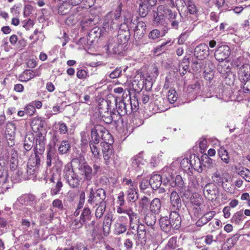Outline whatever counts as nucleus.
<instances>
[{"instance_id":"obj_57","label":"nucleus","mask_w":250,"mask_h":250,"mask_svg":"<svg viewBox=\"0 0 250 250\" xmlns=\"http://www.w3.org/2000/svg\"><path fill=\"white\" fill-rule=\"evenodd\" d=\"M151 7L139 5V13L142 17H145L148 13Z\"/></svg>"},{"instance_id":"obj_54","label":"nucleus","mask_w":250,"mask_h":250,"mask_svg":"<svg viewBox=\"0 0 250 250\" xmlns=\"http://www.w3.org/2000/svg\"><path fill=\"white\" fill-rule=\"evenodd\" d=\"M187 7L188 11L190 14H194L196 13L197 8L192 0H188V3Z\"/></svg>"},{"instance_id":"obj_42","label":"nucleus","mask_w":250,"mask_h":250,"mask_svg":"<svg viewBox=\"0 0 250 250\" xmlns=\"http://www.w3.org/2000/svg\"><path fill=\"white\" fill-rule=\"evenodd\" d=\"M218 155L221 160L226 164H228L229 162V158L228 151L224 147H220L218 150Z\"/></svg>"},{"instance_id":"obj_44","label":"nucleus","mask_w":250,"mask_h":250,"mask_svg":"<svg viewBox=\"0 0 250 250\" xmlns=\"http://www.w3.org/2000/svg\"><path fill=\"white\" fill-rule=\"evenodd\" d=\"M90 6V5H88V6L85 5L84 6H79L76 7H71V12L72 15H81L83 13L84 11Z\"/></svg>"},{"instance_id":"obj_45","label":"nucleus","mask_w":250,"mask_h":250,"mask_svg":"<svg viewBox=\"0 0 250 250\" xmlns=\"http://www.w3.org/2000/svg\"><path fill=\"white\" fill-rule=\"evenodd\" d=\"M91 217V212L89 208L85 207L82 212L80 218L83 222L89 220Z\"/></svg>"},{"instance_id":"obj_2","label":"nucleus","mask_w":250,"mask_h":250,"mask_svg":"<svg viewBox=\"0 0 250 250\" xmlns=\"http://www.w3.org/2000/svg\"><path fill=\"white\" fill-rule=\"evenodd\" d=\"M18 165L16 153L0 158V194L4 193L9 188L10 185L7 181L8 168L14 171L17 168Z\"/></svg>"},{"instance_id":"obj_37","label":"nucleus","mask_w":250,"mask_h":250,"mask_svg":"<svg viewBox=\"0 0 250 250\" xmlns=\"http://www.w3.org/2000/svg\"><path fill=\"white\" fill-rule=\"evenodd\" d=\"M145 223L148 226L154 229L153 226L156 223V218L155 214L153 213H147L144 218Z\"/></svg>"},{"instance_id":"obj_18","label":"nucleus","mask_w":250,"mask_h":250,"mask_svg":"<svg viewBox=\"0 0 250 250\" xmlns=\"http://www.w3.org/2000/svg\"><path fill=\"white\" fill-rule=\"evenodd\" d=\"M104 35L102 30L98 27L93 28L89 32L87 40L91 43L97 42L102 35Z\"/></svg>"},{"instance_id":"obj_33","label":"nucleus","mask_w":250,"mask_h":250,"mask_svg":"<svg viewBox=\"0 0 250 250\" xmlns=\"http://www.w3.org/2000/svg\"><path fill=\"white\" fill-rule=\"evenodd\" d=\"M98 146L99 143H96L93 141H89L90 151L92 154L93 157L95 159H98L100 156V150Z\"/></svg>"},{"instance_id":"obj_16","label":"nucleus","mask_w":250,"mask_h":250,"mask_svg":"<svg viewBox=\"0 0 250 250\" xmlns=\"http://www.w3.org/2000/svg\"><path fill=\"white\" fill-rule=\"evenodd\" d=\"M236 71L241 82H245L246 80H250V65L249 63L237 69Z\"/></svg>"},{"instance_id":"obj_58","label":"nucleus","mask_w":250,"mask_h":250,"mask_svg":"<svg viewBox=\"0 0 250 250\" xmlns=\"http://www.w3.org/2000/svg\"><path fill=\"white\" fill-rule=\"evenodd\" d=\"M24 110L25 111L26 114L29 115V116H32L36 111L34 105L32 104L31 102L27 104L26 106H25Z\"/></svg>"},{"instance_id":"obj_20","label":"nucleus","mask_w":250,"mask_h":250,"mask_svg":"<svg viewBox=\"0 0 250 250\" xmlns=\"http://www.w3.org/2000/svg\"><path fill=\"white\" fill-rule=\"evenodd\" d=\"M163 182L164 183L163 171L162 176L159 174H154L151 176L149 181V184L153 189L159 188Z\"/></svg>"},{"instance_id":"obj_4","label":"nucleus","mask_w":250,"mask_h":250,"mask_svg":"<svg viewBox=\"0 0 250 250\" xmlns=\"http://www.w3.org/2000/svg\"><path fill=\"white\" fill-rule=\"evenodd\" d=\"M163 171L164 184L176 188L181 193L183 192L185 189L184 182L180 175H176L175 177L173 176V173L176 172L175 169L167 167L163 168Z\"/></svg>"},{"instance_id":"obj_47","label":"nucleus","mask_w":250,"mask_h":250,"mask_svg":"<svg viewBox=\"0 0 250 250\" xmlns=\"http://www.w3.org/2000/svg\"><path fill=\"white\" fill-rule=\"evenodd\" d=\"M159 74L158 68L155 66H152L151 72L146 77V80L148 81H153L157 78Z\"/></svg>"},{"instance_id":"obj_46","label":"nucleus","mask_w":250,"mask_h":250,"mask_svg":"<svg viewBox=\"0 0 250 250\" xmlns=\"http://www.w3.org/2000/svg\"><path fill=\"white\" fill-rule=\"evenodd\" d=\"M55 184V185L50 189V195L51 196H54L59 194L63 186L62 181H58Z\"/></svg>"},{"instance_id":"obj_13","label":"nucleus","mask_w":250,"mask_h":250,"mask_svg":"<svg viewBox=\"0 0 250 250\" xmlns=\"http://www.w3.org/2000/svg\"><path fill=\"white\" fill-rule=\"evenodd\" d=\"M209 48L206 43H201L194 49V55L199 60H203L209 55Z\"/></svg>"},{"instance_id":"obj_36","label":"nucleus","mask_w":250,"mask_h":250,"mask_svg":"<svg viewBox=\"0 0 250 250\" xmlns=\"http://www.w3.org/2000/svg\"><path fill=\"white\" fill-rule=\"evenodd\" d=\"M247 61L243 56H240L236 59H233L232 62L233 67L237 70L241 66L247 64Z\"/></svg>"},{"instance_id":"obj_32","label":"nucleus","mask_w":250,"mask_h":250,"mask_svg":"<svg viewBox=\"0 0 250 250\" xmlns=\"http://www.w3.org/2000/svg\"><path fill=\"white\" fill-rule=\"evenodd\" d=\"M245 218V217L244 215L243 211L240 210L236 212L232 215L231 222L233 224L238 225L244 220Z\"/></svg>"},{"instance_id":"obj_31","label":"nucleus","mask_w":250,"mask_h":250,"mask_svg":"<svg viewBox=\"0 0 250 250\" xmlns=\"http://www.w3.org/2000/svg\"><path fill=\"white\" fill-rule=\"evenodd\" d=\"M16 132V126L14 123L12 122H8L6 124L5 134L6 137L9 139H11L14 137Z\"/></svg>"},{"instance_id":"obj_23","label":"nucleus","mask_w":250,"mask_h":250,"mask_svg":"<svg viewBox=\"0 0 250 250\" xmlns=\"http://www.w3.org/2000/svg\"><path fill=\"white\" fill-rule=\"evenodd\" d=\"M129 219V225L130 229L136 230L138 224L139 223V217L137 214L134 212L131 208L127 214Z\"/></svg>"},{"instance_id":"obj_48","label":"nucleus","mask_w":250,"mask_h":250,"mask_svg":"<svg viewBox=\"0 0 250 250\" xmlns=\"http://www.w3.org/2000/svg\"><path fill=\"white\" fill-rule=\"evenodd\" d=\"M167 100L171 104L174 103L177 100L176 91L174 89H170L168 90L167 95Z\"/></svg>"},{"instance_id":"obj_17","label":"nucleus","mask_w":250,"mask_h":250,"mask_svg":"<svg viewBox=\"0 0 250 250\" xmlns=\"http://www.w3.org/2000/svg\"><path fill=\"white\" fill-rule=\"evenodd\" d=\"M17 202L26 206H33L36 204L35 197L32 194L23 195L18 198Z\"/></svg>"},{"instance_id":"obj_27","label":"nucleus","mask_w":250,"mask_h":250,"mask_svg":"<svg viewBox=\"0 0 250 250\" xmlns=\"http://www.w3.org/2000/svg\"><path fill=\"white\" fill-rule=\"evenodd\" d=\"M161 202L159 198H154L150 203L149 209L151 213L157 214L161 210Z\"/></svg>"},{"instance_id":"obj_26","label":"nucleus","mask_w":250,"mask_h":250,"mask_svg":"<svg viewBox=\"0 0 250 250\" xmlns=\"http://www.w3.org/2000/svg\"><path fill=\"white\" fill-rule=\"evenodd\" d=\"M157 10L161 14V15H163V17H168L171 20L176 19L177 16V13L176 12H173L163 5L159 6L157 8Z\"/></svg>"},{"instance_id":"obj_64","label":"nucleus","mask_w":250,"mask_h":250,"mask_svg":"<svg viewBox=\"0 0 250 250\" xmlns=\"http://www.w3.org/2000/svg\"><path fill=\"white\" fill-rule=\"evenodd\" d=\"M244 83L242 89L243 91L245 93L250 94V80H246L245 82H242Z\"/></svg>"},{"instance_id":"obj_5","label":"nucleus","mask_w":250,"mask_h":250,"mask_svg":"<svg viewBox=\"0 0 250 250\" xmlns=\"http://www.w3.org/2000/svg\"><path fill=\"white\" fill-rule=\"evenodd\" d=\"M111 135L103 125H96L91 130V139L90 141H93L96 143H99L101 140L103 142H107L110 140Z\"/></svg>"},{"instance_id":"obj_9","label":"nucleus","mask_w":250,"mask_h":250,"mask_svg":"<svg viewBox=\"0 0 250 250\" xmlns=\"http://www.w3.org/2000/svg\"><path fill=\"white\" fill-rule=\"evenodd\" d=\"M113 141L112 139L108 140L107 142H102L103 158L106 165H108L110 163L112 160L113 156V152L112 144Z\"/></svg>"},{"instance_id":"obj_55","label":"nucleus","mask_w":250,"mask_h":250,"mask_svg":"<svg viewBox=\"0 0 250 250\" xmlns=\"http://www.w3.org/2000/svg\"><path fill=\"white\" fill-rule=\"evenodd\" d=\"M157 0H138L137 3L139 5L147 6L152 7L156 3Z\"/></svg>"},{"instance_id":"obj_28","label":"nucleus","mask_w":250,"mask_h":250,"mask_svg":"<svg viewBox=\"0 0 250 250\" xmlns=\"http://www.w3.org/2000/svg\"><path fill=\"white\" fill-rule=\"evenodd\" d=\"M137 187L133 188H128L126 191V199L128 202H135L138 198Z\"/></svg>"},{"instance_id":"obj_30","label":"nucleus","mask_w":250,"mask_h":250,"mask_svg":"<svg viewBox=\"0 0 250 250\" xmlns=\"http://www.w3.org/2000/svg\"><path fill=\"white\" fill-rule=\"evenodd\" d=\"M38 76L39 75L35 74L33 71L26 70L20 75L19 78L21 81L26 82Z\"/></svg>"},{"instance_id":"obj_50","label":"nucleus","mask_w":250,"mask_h":250,"mask_svg":"<svg viewBox=\"0 0 250 250\" xmlns=\"http://www.w3.org/2000/svg\"><path fill=\"white\" fill-rule=\"evenodd\" d=\"M31 126L33 131L37 132L40 128L42 127L41 120L39 119H33L31 122Z\"/></svg>"},{"instance_id":"obj_40","label":"nucleus","mask_w":250,"mask_h":250,"mask_svg":"<svg viewBox=\"0 0 250 250\" xmlns=\"http://www.w3.org/2000/svg\"><path fill=\"white\" fill-rule=\"evenodd\" d=\"M70 10H71L70 5L66 1H62L58 7V13L60 15H66L69 12Z\"/></svg>"},{"instance_id":"obj_39","label":"nucleus","mask_w":250,"mask_h":250,"mask_svg":"<svg viewBox=\"0 0 250 250\" xmlns=\"http://www.w3.org/2000/svg\"><path fill=\"white\" fill-rule=\"evenodd\" d=\"M116 106V112L120 115H124L127 113L126 104L122 101H120L118 103L117 100H115Z\"/></svg>"},{"instance_id":"obj_15","label":"nucleus","mask_w":250,"mask_h":250,"mask_svg":"<svg viewBox=\"0 0 250 250\" xmlns=\"http://www.w3.org/2000/svg\"><path fill=\"white\" fill-rule=\"evenodd\" d=\"M204 193L209 200L213 201L217 197L218 190L213 184L209 183L204 187Z\"/></svg>"},{"instance_id":"obj_7","label":"nucleus","mask_w":250,"mask_h":250,"mask_svg":"<svg viewBox=\"0 0 250 250\" xmlns=\"http://www.w3.org/2000/svg\"><path fill=\"white\" fill-rule=\"evenodd\" d=\"M88 198V203L93 206L105 203L104 202L105 198V191L102 188H99L95 191H94L92 188H89V194Z\"/></svg>"},{"instance_id":"obj_6","label":"nucleus","mask_w":250,"mask_h":250,"mask_svg":"<svg viewBox=\"0 0 250 250\" xmlns=\"http://www.w3.org/2000/svg\"><path fill=\"white\" fill-rule=\"evenodd\" d=\"M65 178L68 185L72 188H77L79 186L82 177L79 173L74 171L71 166L68 165L64 169Z\"/></svg>"},{"instance_id":"obj_12","label":"nucleus","mask_w":250,"mask_h":250,"mask_svg":"<svg viewBox=\"0 0 250 250\" xmlns=\"http://www.w3.org/2000/svg\"><path fill=\"white\" fill-rule=\"evenodd\" d=\"M123 48V45L119 43L116 38L110 39L106 45V50L109 54L120 53Z\"/></svg>"},{"instance_id":"obj_14","label":"nucleus","mask_w":250,"mask_h":250,"mask_svg":"<svg viewBox=\"0 0 250 250\" xmlns=\"http://www.w3.org/2000/svg\"><path fill=\"white\" fill-rule=\"evenodd\" d=\"M46 143L45 135L41 132L37 133L35 137V152L37 153H42L45 149Z\"/></svg>"},{"instance_id":"obj_11","label":"nucleus","mask_w":250,"mask_h":250,"mask_svg":"<svg viewBox=\"0 0 250 250\" xmlns=\"http://www.w3.org/2000/svg\"><path fill=\"white\" fill-rule=\"evenodd\" d=\"M41 159L39 156L35 153V156L29 159L27 165V174L29 175H34L37 168L40 165Z\"/></svg>"},{"instance_id":"obj_53","label":"nucleus","mask_w":250,"mask_h":250,"mask_svg":"<svg viewBox=\"0 0 250 250\" xmlns=\"http://www.w3.org/2000/svg\"><path fill=\"white\" fill-rule=\"evenodd\" d=\"M123 182L124 186L125 187L126 189H128V188H131L137 187V184H136V183L134 181H133L130 179H128L126 178H124Z\"/></svg>"},{"instance_id":"obj_60","label":"nucleus","mask_w":250,"mask_h":250,"mask_svg":"<svg viewBox=\"0 0 250 250\" xmlns=\"http://www.w3.org/2000/svg\"><path fill=\"white\" fill-rule=\"evenodd\" d=\"M163 36L164 34L161 35V32L157 29L152 30L148 34L149 38L152 40H155Z\"/></svg>"},{"instance_id":"obj_63","label":"nucleus","mask_w":250,"mask_h":250,"mask_svg":"<svg viewBox=\"0 0 250 250\" xmlns=\"http://www.w3.org/2000/svg\"><path fill=\"white\" fill-rule=\"evenodd\" d=\"M59 131L60 134H66L68 131V127L66 124L64 123L59 122Z\"/></svg>"},{"instance_id":"obj_22","label":"nucleus","mask_w":250,"mask_h":250,"mask_svg":"<svg viewBox=\"0 0 250 250\" xmlns=\"http://www.w3.org/2000/svg\"><path fill=\"white\" fill-rule=\"evenodd\" d=\"M112 221L113 214L111 213H107L104 216L103 226L104 235L107 236L109 234Z\"/></svg>"},{"instance_id":"obj_35","label":"nucleus","mask_w":250,"mask_h":250,"mask_svg":"<svg viewBox=\"0 0 250 250\" xmlns=\"http://www.w3.org/2000/svg\"><path fill=\"white\" fill-rule=\"evenodd\" d=\"M237 173L247 182H250V170L246 167H240L237 169Z\"/></svg>"},{"instance_id":"obj_3","label":"nucleus","mask_w":250,"mask_h":250,"mask_svg":"<svg viewBox=\"0 0 250 250\" xmlns=\"http://www.w3.org/2000/svg\"><path fill=\"white\" fill-rule=\"evenodd\" d=\"M181 218L176 211H171L169 218L167 216L161 217L160 226L163 231L172 234L173 230L178 229L181 226Z\"/></svg>"},{"instance_id":"obj_59","label":"nucleus","mask_w":250,"mask_h":250,"mask_svg":"<svg viewBox=\"0 0 250 250\" xmlns=\"http://www.w3.org/2000/svg\"><path fill=\"white\" fill-rule=\"evenodd\" d=\"M177 238L174 237H171L167 245V250H173L177 247Z\"/></svg>"},{"instance_id":"obj_52","label":"nucleus","mask_w":250,"mask_h":250,"mask_svg":"<svg viewBox=\"0 0 250 250\" xmlns=\"http://www.w3.org/2000/svg\"><path fill=\"white\" fill-rule=\"evenodd\" d=\"M200 87V83L198 82H196L194 84H190L188 87L187 90L189 93L196 95L198 93Z\"/></svg>"},{"instance_id":"obj_1","label":"nucleus","mask_w":250,"mask_h":250,"mask_svg":"<svg viewBox=\"0 0 250 250\" xmlns=\"http://www.w3.org/2000/svg\"><path fill=\"white\" fill-rule=\"evenodd\" d=\"M122 7L119 5L114 12L108 13L104 17L103 29L105 32H112L119 29L125 31L132 29L134 31V38L136 40L142 39L146 32V25L144 21H138L134 27L132 22L131 14L127 13L124 16L121 17Z\"/></svg>"},{"instance_id":"obj_61","label":"nucleus","mask_w":250,"mask_h":250,"mask_svg":"<svg viewBox=\"0 0 250 250\" xmlns=\"http://www.w3.org/2000/svg\"><path fill=\"white\" fill-rule=\"evenodd\" d=\"M138 240L141 243H144L146 241V231L137 230Z\"/></svg>"},{"instance_id":"obj_24","label":"nucleus","mask_w":250,"mask_h":250,"mask_svg":"<svg viewBox=\"0 0 250 250\" xmlns=\"http://www.w3.org/2000/svg\"><path fill=\"white\" fill-rule=\"evenodd\" d=\"M212 179L214 183L219 186H222L224 188H225L224 184L228 181V178L224 174H221L218 170L213 174Z\"/></svg>"},{"instance_id":"obj_51","label":"nucleus","mask_w":250,"mask_h":250,"mask_svg":"<svg viewBox=\"0 0 250 250\" xmlns=\"http://www.w3.org/2000/svg\"><path fill=\"white\" fill-rule=\"evenodd\" d=\"M126 230V227L125 225L117 223L115 224L114 233L116 234L119 235L123 233Z\"/></svg>"},{"instance_id":"obj_43","label":"nucleus","mask_w":250,"mask_h":250,"mask_svg":"<svg viewBox=\"0 0 250 250\" xmlns=\"http://www.w3.org/2000/svg\"><path fill=\"white\" fill-rule=\"evenodd\" d=\"M165 100L162 98H159L156 100L155 104L157 106V112H162L167 110L168 107L164 105Z\"/></svg>"},{"instance_id":"obj_41","label":"nucleus","mask_w":250,"mask_h":250,"mask_svg":"<svg viewBox=\"0 0 250 250\" xmlns=\"http://www.w3.org/2000/svg\"><path fill=\"white\" fill-rule=\"evenodd\" d=\"M51 176L47 177H45L44 179L47 181L49 180L51 182L55 183L58 181H61V174L58 170H56L55 172H54L53 170L51 172Z\"/></svg>"},{"instance_id":"obj_21","label":"nucleus","mask_w":250,"mask_h":250,"mask_svg":"<svg viewBox=\"0 0 250 250\" xmlns=\"http://www.w3.org/2000/svg\"><path fill=\"white\" fill-rule=\"evenodd\" d=\"M79 174L82 178L84 176V180L90 181L92 177V168L87 165H84L79 168Z\"/></svg>"},{"instance_id":"obj_38","label":"nucleus","mask_w":250,"mask_h":250,"mask_svg":"<svg viewBox=\"0 0 250 250\" xmlns=\"http://www.w3.org/2000/svg\"><path fill=\"white\" fill-rule=\"evenodd\" d=\"M70 145L68 141H62L58 148L59 153L60 154H66L70 150Z\"/></svg>"},{"instance_id":"obj_8","label":"nucleus","mask_w":250,"mask_h":250,"mask_svg":"<svg viewBox=\"0 0 250 250\" xmlns=\"http://www.w3.org/2000/svg\"><path fill=\"white\" fill-rule=\"evenodd\" d=\"M168 167H171L177 171L179 169H182L185 172H190L192 169V164L191 160L188 158H177L174 160Z\"/></svg>"},{"instance_id":"obj_10","label":"nucleus","mask_w":250,"mask_h":250,"mask_svg":"<svg viewBox=\"0 0 250 250\" xmlns=\"http://www.w3.org/2000/svg\"><path fill=\"white\" fill-rule=\"evenodd\" d=\"M230 53V49L228 45H219L215 51L214 57L217 61L223 62L229 58Z\"/></svg>"},{"instance_id":"obj_62","label":"nucleus","mask_w":250,"mask_h":250,"mask_svg":"<svg viewBox=\"0 0 250 250\" xmlns=\"http://www.w3.org/2000/svg\"><path fill=\"white\" fill-rule=\"evenodd\" d=\"M33 142L32 140H30V137L26 136L25 138L24 143V148L27 150H30L33 146Z\"/></svg>"},{"instance_id":"obj_34","label":"nucleus","mask_w":250,"mask_h":250,"mask_svg":"<svg viewBox=\"0 0 250 250\" xmlns=\"http://www.w3.org/2000/svg\"><path fill=\"white\" fill-rule=\"evenodd\" d=\"M58 156V155L53 149L49 148L48 150L46 161V165L48 167H49L52 165V162H53Z\"/></svg>"},{"instance_id":"obj_49","label":"nucleus","mask_w":250,"mask_h":250,"mask_svg":"<svg viewBox=\"0 0 250 250\" xmlns=\"http://www.w3.org/2000/svg\"><path fill=\"white\" fill-rule=\"evenodd\" d=\"M98 207L96 209L95 211V216L97 218L100 219L101 218L105 211V203H102L101 205H98Z\"/></svg>"},{"instance_id":"obj_56","label":"nucleus","mask_w":250,"mask_h":250,"mask_svg":"<svg viewBox=\"0 0 250 250\" xmlns=\"http://www.w3.org/2000/svg\"><path fill=\"white\" fill-rule=\"evenodd\" d=\"M83 221L81 219H74L70 225V227L73 229H76L81 228L83 226Z\"/></svg>"},{"instance_id":"obj_29","label":"nucleus","mask_w":250,"mask_h":250,"mask_svg":"<svg viewBox=\"0 0 250 250\" xmlns=\"http://www.w3.org/2000/svg\"><path fill=\"white\" fill-rule=\"evenodd\" d=\"M190 201L192 205L195 208L200 207L204 202V199L202 196L198 193H193L190 198Z\"/></svg>"},{"instance_id":"obj_25","label":"nucleus","mask_w":250,"mask_h":250,"mask_svg":"<svg viewBox=\"0 0 250 250\" xmlns=\"http://www.w3.org/2000/svg\"><path fill=\"white\" fill-rule=\"evenodd\" d=\"M131 161L132 167L136 171L142 168V166L145 165L146 162V160L141 156L140 154L133 157Z\"/></svg>"},{"instance_id":"obj_19","label":"nucleus","mask_w":250,"mask_h":250,"mask_svg":"<svg viewBox=\"0 0 250 250\" xmlns=\"http://www.w3.org/2000/svg\"><path fill=\"white\" fill-rule=\"evenodd\" d=\"M170 202L172 209L175 210H179L181 206V200L176 191H172L170 196Z\"/></svg>"}]
</instances>
